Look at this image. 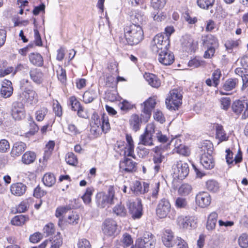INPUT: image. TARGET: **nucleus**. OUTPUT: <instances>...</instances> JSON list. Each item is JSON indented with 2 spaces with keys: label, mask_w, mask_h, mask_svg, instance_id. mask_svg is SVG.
I'll return each mask as SVG.
<instances>
[{
  "label": "nucleus",
  "mask_w": 248,
  "mask_h": 248,
  "mask_svg": "<svg viewBox=\"0 0 248 248\" xmlns=\"http://www.w3.org/2000/svg\"><path fill=\"white\" fill-rule=\"evenodd\" d=\"M175 205L177 208H186L187 207V202L185 198L178 197L176 199Z\"/></svg>",
  "instance_id": "6e6d98bb"
},
{
  "label": "nucleus",
  "mask_w": 248,
  "mask_h": 248,
  "mask_svg": "<svg viewBox=\"0 0 248 248\" xmlns=\"http://www.w3.org/2000/svg\"><path fill=\"white\" fill-rule=\"evenodd\" d=\"M93 192V190L92 188L88 187L86 189L85 193L82 197V199L85 204H89L91 202Z\"/></svg>",
  "instance_id": "4d7b16f0"
},
{
  "label": "nucleus",
  "mask_w": 248,
  "mask_h": 248,
  "mask_svg": "<svg viewBox=\"0 0 248 248\" xmlns=\"http://www.w3.org/2000/svg\"><path fill=\"white\" fill-rule=\"evenodd\" d=\"M114 186H109L107 193H98L96 196V202L98 207L104 208L114 203L115 189Z\"/></svg>",
  "instance_id": "20e7f679"
},
{
  "label": "nucleus",
  "mask_w": 248,
  "mask_h": 248,
  "mask_svg": "<svg viewBox=\"0 0 248 248\" xmlns=\"http://www.w3.org/2000/svg\"><path fill=\"white\" fill-rule=\"evenodd\" d=\"M201 150L206 154H212L213 145L212 143L208 140L203 141L201 145Z\"/></svg>",
  "instance_id": "37998d69"
},
{
  "label": "nucleus",
  "mask_w": 248,
  "mask_h": 248,
  "mask_svg": "<svg viewBox=\"0 0 248 248\" xmlns=\"http://www.w3.org/2000/svg\"><path fill=\"white\" fill-rule=\"evenodd\" d=\"M10 149L9 141L5 139L0 140V153H5Z\"/></svg>",
  "instance_id": "69168bd1"
},
{
  "label": "nucleus",
  "mask_w": 248,
  "mask_h": 248,
  "mask_svg": "<svg viewBox=\"0 0 248 248\" xmlns=\"http://www.w3.org/2000/svg\"><path fill=\"white\" fill-rule=\"evenodd\" d=\"M175 148L177 149V152L180 155L184 156H188L189 155L190 151L187 147L184 145L180 144L177 146L175 145Z\"/></svg>",
  "instance_id": "0e129e2a"
},
{
  "label": "nucleus",
  "mask_w": 248,
  "mask_h": 248,
  "mask_svg": "<svg viewBox=\"0 0 248 248\" xmlns=\"http://www.w3.org/2000/svg\"><path fill=\"white\" fill-rule=\"evenodd\" d=\"M160 183L159 182L155 183V186L152 189L151 195L147 197V199L153 203L155 202L158 195L159 191Z\"/></svg>",
  "instance_id": "e433bc0d"
},
{
  "label": "nucleus",
  "mask_w": 248,
  "mask_h": 248,
  "mask_svg": "<svg viewBox=\"0 0 248 248\" xmlns=\"http://www.w3.org/2000/svg\"><path fill=\"white\" fill-rule=\"evenodd\" d=\"M207 189L213 193L217 192L219 188V185L217 182L214 180H208L206 183Z\"/></svg>",
  "instance_id": "58836bf2"
},
{
  "label": "nucleus",
  "mask_w": 248,
  "mask_h": 248,
  "mask_svg": "<svg viewBox=\"0 0 248 248\" xmlns=\"http://www.w3.org/2000/svg\"><path fill=\"white\" fill-rule=\"evenodd\" d=\"M192 191L191 186L188 184H182L178 189V193L182 196H187Z\"/></svg>",
  "instance_id": "49530a36"
},
{
  "label": "nucleus",
  "mask_w": 248,
  "mask_h": 248,
  "mask_svg": "<svg viewBox=\"0 0 248 248\" xmlns=\"http://www.w3.org/2000/svg\"><path fill=\"white\" fill-rule=\"evenodd\" d=\"M197 204L202 208L208 206L211 202V198L210 194L207 192H201L196 196Z\"/></svg>",
  "instance_id": "f3484780"
},
{
  "label": "nucleus",
  "mask_w": 248,
  "mask_h": 248,
  "mask_svg": "<svg viewBox=\"0 0 248 248\" xmlns=\"http://www.w3.org/2000/svg\"><path fill=\"white\" fill-rule=\"evenodd\" d=\"M166 2L167 0H151V6L155 10L162 9Z\"/></svg>",
  "instance_id": "864d4df0"
},
{
  "label": "nucleus",
  "mask_w": 248,
  "mask_h": 248,
  "mask_svg": "<svg viewBox=\"0 0 248 248\" xmlns=\"http://www.w3.org/2000/svg\"><path fill=\"white\" fill-rule=\"evenodd\" d=\"M202 44L206 47H210V46L217 45V39L212 34H207L202 37Z\"/></svg>",
  "instance_id": "cd10ccee"
},
{
  "label": "nucleus",
  "mask_w": 248,
  "mask_h": 248,
  "mask_svg": "<svg viewBox=\"0 0 248 248\" xmlns=\"http://www.w3.org/2000/svg\"><path fill=\"white\" fill-rule=\"evenodd\" d=\"M216 137L221 141L227 140V137L221 125L217 124L216 127Z\"/></svg>",
  "instance_id": "a18cd8bd"
},
{
  "label": "nucleus",
  "mask_w": 248,
  "mask_h": 248,
  "mask_svg": "<svg viewBox=\"0 0 248 248\" xmlns=\"http://www.w3.org/2000/svg\"><path fill=\"white\" fill-rule=\"evenodd\" d=\"M240 42L241 41L239 40H227L225 43V46L226 47V49L230 53L232 52L233 48H235L239 46Z\"/></svg>",
  "instance_id": "a19ab883"
},
{
  "label": "nucleus",
  "mask_w": 248,
  "mask_h": 248,
  "mask_svg": "<svg viewBox=\"0 0 248 248\" xmlns=\"http://www.w3.org/2000/svg\"><path fill=\"white\" fill-rule=\"evenodd\" d=\"M65 161L67 164L72 166H75L78 163L77 157L72 152H69L66 154Z\"/></svg>",
  "instance_id": "8fccbe9b"
},
{
  "label": "nucleus",
  "mask_w": 248,
  "mask_h": 248,
  "mask_svg": "<svg viewBox=\"0 0 248 248\" xmlns=\"http://www.w3.org/2000/svg\"><path fill=\"white\" fill-rule=\"evenodd\" d=\"M182 46L183 50L187 53H191L194 51L193 39L188 36L183 37L182 40Z\"/></svg>",
  "instance_id": "5701e85b"
},
{
  "label": "nucleus",
  "mask_w": 248,
  "mask_h": 248,
  "mask_svg": "<svg viewBox=\"0 0 248 248\" xmlns=\"http://www.w3.org/2000/svg\"><path fill=\"white\" fill-rule=\"evenodd\" d=\"M137 240L144 248H154L156 244L155 236L150 232H145L141 238Z\"/></svg>",
  "instance_id": "2eb2a0df"
},
{
  "label": "nucleus",
  "mask_w": 248,
  "mask_h": 248,
  "mask_svg": "<svg viewBox=\"0 0 248 248\" xmlns=\"http://www.w3.org/2000/svg\"><path fill=\"white\" fill-rule=\"evenodd\" d=\"M36 159V154L31 151L25 153L22 156V161L25 164L33 163Z\"/></svg>",
  "instance_id": "2f4dec72"
},
{
  "label": "nucleus",
  "mask_w": 248,
  "mask_h": 248,
  "mask_svg": "<svg viewBox=\"0 0 248 248\" xmlns=\"http://www.w3.org/2000/svg\"><path fill=\"white\" fill-rule=\"evenodd\" d=\"M26 186L22 183L13 184L10 187L11 193L16 196H21L26 192Z\"/></svg>",
  "instance_id": "aec40b11"
},
{
  "label": "nucleus",
  "mask_w": 248,
  "mask_h": 248,
  "mask_svg": "<svg viewBox=\"0 0 248 248\" xmlns=\"http://www.w3.org/2000/svg\"><path fill=\"white\" fill-rule=\"evenodd\" d=\"M126 140L127 142V149L128 151L127 156L135 158L134 155V145L132 136L130 135H126Z\"/></svg>",
  "instance_id": "c9c22d12"
},
{
  "label": "nucleus",
  "mask_w": 248,
  "mask_h": 248,
  "mask_svg": "<svg viewBox=\"0 0 248 248\" xmlns=\"http://www.w3.org/2000/svg\"><path fill=\"white\" fill-rule=\"evenodd\" d=\"M122 242L124 247H128L133 244V239L131 235L127 233L124 234Z\"/></svg>",
  "instance_id": "338daca9"
},
{
  "label": "nucleus",
  "mask_w": 248,
  "mask_h": 248,
  "mask_svg": "<svg viewBox=\"0 0 248 248\" xmlns=\"http://www.w3.org/2000/svg\"><path fill=\"white\" fill-rule=\"evenodd\" d=\"M245 105V103L244 101L236 100L232 104V108L235 113L239 114L243 110Z\"/></svg>",
  "instance_id": "f704fd0d"
},
{
  "label": "nucleus",
  "mask_w": 248,
  "mask_h": 248,
  "mask_svg": "<svg viewBox=\"0 0 248 248\" xmlns=\"http://www.w3.org/2000/svg\"><path fill=\"white\" fill-rule=\"evenodd\" d=\"M77 247L78 248H92L90 241L84 238L78 239Z\"/></svg>",
  "instance_id": "052dcab7"
},
{
  "label": "nucleus",
  "mask_w": 248,
  "mask_h": 248,
  "mask_svg": "<svg viewBox=\"0 0 248 248\" xmlns=\"http://www.w3.org/2000/svg\"><path fill=\"white\" fill-rule=\"evenodd\" d=\"M17 99L23 104L33 105L38 102V95L32 89L31 82L23 79L20 82V88L17 93Z\"/></svg>",
  "instance_id": "f03ea898"
},
{
  "label": "nucleus",
  "mask_w": 248,
  "mask_h": 248,
  "mask_svg": "<svg viewBox=\"0 0 248 248\" xmlns=\"http://www.w3.org/2000/svg\"><path fill=\"white\" fill-rule=\"evenodd\" d=\"M125 42L124 44L131 46L136 45L143 39V31L140 25L130 24L124 28Z\"/></svg>",
  "instance_id": "7ed1b4c3"
},
{
  "label": "nucleus",
  "mask_w": 248,
  "mask_h": 248,
  "mask_svg": "<svg viewBox=\"0 0 248 248\" xmlns=\"http://www.w3.org/2000/svg\"><path fill=\"white\" fill-rule=\"evenodd\" d=\"M11 114L16 120H21L25 117V111L24 104L20 101L14 102L12 104Z\"/></svg>",
  "instance_id": "f8f14e48"
},
{
  "label": "nucleus",
  "mask_w": 248,
  "mask_h": 248,
  "mask_svg": "<svg viewBox=\"0 0 248 248\" xmlns=\"http://www.w3.org/2000/svg\"><path fill=\"white\" fill-rule=\"evenodd\" d=\"M44 184L48 187H51L56 183V178L53 173H46L42 179Z\"/></svg>",
  "instance_id": "7c9ffc66"
},
{
  "label": "nucleus",
  "mask_w": 248,
  "mask_h": 248,
  "mask_svg": "<svg viewBox=\"0 0 248 248\" xmlns=\"http://www.w3.org/2000/svg\"><path fill=\"white\" fill-rule=\"evenodd\" d=\"M155 155H154L153 161L155 164H159L165 158L163 155L164 150L161 147L156 146L154 149Z\"/></svg>",
  "instance_id": "c85d7f7f"
},
{
  "label": "nucleus",
  "mask_w": 248,
  "mask_h": 248,
  "mask_svg": "<svg viewBox=\"0 0 248 248\" xmlns=\"http://www.w3.org/2000/svg\"><path fill=\"white\" fill-rule=\"evenodd\" d=\"M177 222L180 227L183 229H191L196 227V220L192 216H179L177 219Z\"/></svg>",
  "instance_id": "4468645a"
},
{
  "label": "nucleus",
  "mask_w": 248,
  "mask_h": 248,
  "mask_svg": "<svg viewBox=\"0 0 248 248\" xmlns=\"http://www.w3.org/2000/svg\"><path fill=\"white\" fill-rule=\"evenodd\" d=\"M99 128L104 133L108 132L110 129L108 118L106 114L103 113L101 115V123Z\"/></svg>",
  "instance_id": "72a5a7b5"
},
{
  "label": "nucleus",
  "mask_w": 248,
  "mask_h": 248,
  "mask_svg": "<svg viewBox=\"0 0 248 248\" xmlns=\"http://www.w3.org/2000/svg\"><path fill=\"white\" fill-rule=\"evenodd\" d=\"M221 76V72L219 70H215L212 74V78L213 82V86L217 87L219 84V79Z\"/></svg>",
  "instance_id": "e2e57ef3"
},
{
  "label": "nucleus",
  "mask_w": 248,
  "mask_h": 248,
  "mask_svg": "<svg viewBox=\"0 0 248 248\" xmlns=\"http://www.w3.org/2000/svg\"><path fill=\"white\" fill-rule=\"evenodd\" d=\"M43 232L46 236L52 235L55 232L54 225L53 223H49L45 226L43 228Z\"/></svg>",
  "instance_id": "bf43d9fd"
},
{
  "label": "nucleus",
  "mask_w": 248,
  "mask_h": 248,
  "mask_svg": "<svg viewBox=\"0 0 248 248\" xmlns=\"http://www.w3.org/2000/svg\"><path fill=\"white\" fill-rule=\"evenodd\" d=\"M55 146V142L53 141H49L46 146L44 158L45 159L48 158Z\"/></svg>",
  "instance_id": "09e8293b"
},
{
  "label": "nucleus",
  "mask_w": 248,
  "mask_h": 248,
  "mask_svg": "<svg viewBox=\"0 0 248 248\" xmlns=\"http://www.w3.org/2000/svg\"><path fill=\"white\" fill-rule=\"evenodd\" d=\"M28 219L29 218L27 217L20 215L13 217L11 220V223L14 225L20 226L24 224Z\"/></svg>",
  "instance_id": "79ce46f5"
},
{
  "label": "nucleus",
  "mask_w": 248,
  "mask_h": 248,
  "mask_svg": "<svg viewBox=\"0 0 248 248\" xmlns=\"http://www.w3.org/2000/svg\"><path fill=\"white\" fill-rule=\"evenodd\" d=\"M69 103L71 106L72 110L74 111H77L81 107L80 102L74 96L69 98Z\"/></svg>",
  "instance_id": "603ef678"
},
{
  "label": "nucleus",
  "mask_w": 248,
  "mask_h": 248,
  "mask_svg": "<svg viewBox=\"0 0 248 248\" xmlns=\"http://www.w3.org/2000/svg\"><path fill=\"white\" fill-rule=\"evenodd\" d=\"M27 148L26 144L22 141H17L14 143L11 151V155L13 157L21 155Z\"/></svg>",
  "instance_id": "a211bd4d"
},
{
  "label": "nucleus",
  "mask_w": 248,
  "mask_h": 248,
  "mask_svg": "<svg viewBox=\"0 0 248 248\" xmlns=\"http://www.w3.org/2000/svg\"><path fill=\"white\" fill-rule=\"evenodd\" d=\"M13 93V87H1L0 89V94L1 96L4 98H8L10 97Z\"/></svg>",
  "instance_id": "680f3d73"
},
{
  "label": "nucleus",
  "mask_w": 248,
  "mask_h": 248,
  "mask_svg": "<svg viewBox=\"0 0 248 248\" xmlns=\"http://www.w3.org/2000/svg\"><path fill=\"white\" fill-rule=\"evenodd\" d=\"M155 105V99L154 97H149L140 104V118L137 114H133L129 120L130 125L133 130L135 132L139 130L142 123L148 122Z\"/></svg>",
  "instance_id": "f257e3e1"
},
{
  "label": "nucleus",
  "mask_w": 248,
  "mask_h": 248,
  "mask_svg": "<svg viewBox=\"0 0 248 248\" xmlns=\"http://www.w3.org/2000/svg\"><path fill=\"white\" fill-rule=\"evenodd\" d=\"M162 241L166 247L171 248L176 243L177 237L175 238L174 233L171 230L167 229L163 232Z\"/></svg>",
  "instance_id": "dca6fc26"
},
{
  "label": "nucleus",
  "mask_w": 248,
  "mask_h": 248,
  "mask_svg": "<svg viewBox=\"0 0 248 248\" xmlns=\"http://www.w3.org/2000/svg\"><path fill=\"white\" fill-rule=\"evenodd\" d=\"M31 79L36 84H40L43 80V73L40 69L32 68L29 72Z\"/></svg>",
  "instance_id": "412c9836"
},
{
  "label": "nucleus",
  "mask_w": 248,
  "mask_h": 248,
  "mask_svg": "<svg viewBox=\"0 0 248 248\" xmlns=\"http://www.w3.org/2000/svg\"><path fill=\"white\" fill-rule=\"evenodd\" d=\"M102 230L103 233L108 236H115L119 232L116 222L112 219H106L103 223Z\"/></svg>",
  "instance_id": "1a4fd4ad"
},
{
  "label": "nucleus",
  "mask_w": 248,
  "mask_h": 248,
  "mask_svg": "<svg viewBox=\"0 0 248 248\" xmlns=\"http://www.w3.org/2000/svg\"><path fill=\"white\" fill-rule=\"evenodd\" d=\"M137 163L132 159L126 158L124 160L121 164L120 168H123L124 171L127 172H132L136 170Z\"/></svg>",
  "instance_id": "4be33fe9"
},
{
  "label": "nucleus",
  "mask_w": 248,
  "mask_h": 248,
  "mask_svg": "<svg viewBox=\"0 0 248 248\" xmlns=\"http://www.w3.org/2000/svg\"><path fill=\"white\" fill-rule=\"evenodd\" d=\"M155 126L153 124H148L145 128L144 133L140 137L139 144L145 146H152L154 145V140L155 139Z\"/></svg>",
  "instance_id": "6e6552de"
},
{
  "label": "nucleus",
  "mask_w": 248,
  "mask_h": 248,
  "mask_svg": "<svg viewBox=\"0 0 248 248\" xmlns=\"http://www.w3.org/2000/svg\"><path fill=\"white\" fill-rule=\"evenodd\" d=\"M155 53L158 54V61L163 65H170L174 61V56L172 52L166 48Z\"/></svg>",
  "instance_id": "ddd939ff"
},
{
  "label": "nucleus",
  "mask_w": 248,
  "mask_h": 248,
  "mask_svg": "<svg viewBox=\"0 0 248 248\" xmlns=\"http://www.w3.org/2000/svg\"><path fill=\"white\" fill-rule=\"evenodd\" d=\"M170 209L171 205L169 200L163 198L159 201L157 206L156 214L160 218H165L170 212Z\"/></svg>",
  "instance_id": "9b49d317"
},
{
  "label": "nucleus",
  "mask_w": 248,
  "mask_h": 248,
  "mask_svg": "<svg viewBox=\"0 0 248 248\" xmlns=\"http://www.w3.org/2000/svg\"><path fill=\"white\" fill-rule=\"evenodd\" d=\"M129 211L133 219L140 218L143 215V208L141 200L137 199L135 201L130 202Z\"/></svg>",
  "instance_id": "9d476101"
},
{
  "label": "nucleus",
  "mask_w": 248,
  "mask_h": 248,
  "mask_svg": "<svg viewBox=\"0 0 248 248\" xmlns=\"http://www.w3.org/2000/svg\"><path fill=\"white\" fill-rule=\"evenodd\" d=\"M204 64V61L199 58H195L189 61L188 65L191 68H197L201 66H203Z\"/></svg>",
  "instance_id": "3c124183"
},
{
  "label": "nucleus",
  "mask_w": 248,
  "mask_h": 248,
  "mask_svg": "<svg viewBox=\"0 0 248 248\" xmlns=\"http://www.w3.org/2000/svg\"><path fill=\"white\" fill-rule=\"evenodd\" d=\"M238 83V80L237 78H229L224 83L223 89L226 91H232L236 87Z\"/></svg>",
  "instance_id": "4c0bfd02"
},
{
  "label": "nucleus",
  "mask_w": 248,
  "mask_h": 248,
  "mask_svg": "<svg viewBox=\"0 0 248 248\" xmlns=\"http://www.w3.org/2000/svg\"><path fill=\"white\" fill-rule=\"evenodd\" d=\"M101 123V117L100 118L96 113H93L92 116V128L94 131L99 129Z\"/></svg>",
  "instance_id": "de8ad7c7"
},
{
  "label": "nucleus",
  "mask_w": 248,
  "mask_h": 248,
  "mask_svg": "<svg viewBox=\"0 0 248 248\" xmlns=\"http://www.w3.org/2000/svg\"><path fill=\"white\" fill-rule=\"evenodd\" d=\"M130 19L132 22V24L140 25L145 21L146 16L142 12L137 10L135 12L134 14L130 16Z\"/></svg>",
  "instance_id": "bb28decb"
},
{
  "label": "nucleus",
  "mask_w": 248,
  "mask_h": 248,
  "mask_svg": "<svg viewBox=\"0 0 248 248\" xmlns=\"http://www.w3.org/2000/svg\"><path fill=\"white\" fill-rule=\"evenodd\" d=\"M51 245L50 248H60L62 244V238L61 235V233L58 232L51 240Z\"/></svg>",
  "instance_id": "ea45409f"
},
{
  "label": "nucleus",
  "mask_w": 248,
  "mask_h": 248,
  "mask_svg": "<svg viewBox=\"0 0 248 248\" xmlns=\"http://www.w3.org/2000/svg\"><path fill=\"white\" fill-rule=\"evenodd\" d=\"M239 246L242 248L248 247V235L246 233H243L238 239Z\"/></svg>",
  "instance_id": "13d9d810"
},
{
  "label": "nucleus",
  "mask_w": 248,
  "mask_h": 248,
  "mask_svg": "<svg viewBox=\"0 0 248 248\" xmlns=\"http://www.w3.org/2000/svg\"><path fill=\"white\" fill-rule=\"evenodd\" d=\"M29 60L31 63L36 66L41 67L44 64L42 56L38 53H31L29 55Z\"/></svg>",
  "instance_id": "a878e982"
},
{
  "label": "nucleus",
  "mask_w": 248,
  "mask_h": 248,
  "mask_svg": "<svg viewBox=\"0 0 248 248\" xmlns=\"http://www.w3.org/2000/svg\"><path fill=\"white\" fill-rule=\"evenodd\" d=\"M215 0H197L198 6L204 10H210L214 5Z\"/></svg>",
  "instance_id": "473e14b6"
},
{
  "label": "nucleus",
  "mask_w": 248,
  "mask_h": 248,
  "mask_svg": "<svg viewBox=\"0 0 248 248\" xmlns=\"http://www.w3.org/2000/svg\"><path fill=\"white\" fill-rule=\"evenodd\" d=\"M173 177L174 179L183 180L188 174L189 168L188 164L183 161H177L172 166Z\"/></svg>",
  "instance_id": "0eeeda50"
},
{
  "label": "nucleus",
  "mask_w": 248,
  "mask_h": 248,
  "mask_svg": "<svg viewBox=\"0 0 248 248\" xmlns=\"http://www.w3.org/2000/svg\"><path fill=\"white\" fill-rule=\"evenodd\" d=\"M156 138L157 140L161 143H166L168 141V138L165 135H163L161 132L159 130H157L155 132V138Z\"/></svg>",
  "instance_id": "774afa93"
},
{
  "label": "nucleus",
  "mask_w": 248,
  "mask_h": 248,
  "mask_svg": "<svg viewBox=\"0 0 248 248\" xmlns=\"http://www.w3.org/2000/svg\"><path fill=\"white\" fill-rule=\"evenodd\" d=\"M71 209V206L70 205L59 206L56 209L55 216L57 217H60L63 214L66 213Z\"/></svg>",
  "instance_id": "5fc2aeb1"
},
{
  "label": "nucleus",
  "mask_w": 248,
  "mask_h": 248,
  "mask_svg": "<svg viewBox=\"0 0 248 248\" xmlns=\"http://www.w3.org/2000/svg\"><path fill=\"white\" fill-rule=\"evenodd\" d=\"M180 89H173L170 91L166 99V105L170 110H177L182 104L183 95Z\"/></svg>",
  "instance_id": "39448f33"
},
{
  "label": "nucleus",
  "mask_w": 248,
  "mask_h": 248,
  "mask_svg": "<svg viewBox=\"0 0 248 248\" xmlns=\"http://www.w3.org/2000/svg\"><path fill=\"white\" fill-rule=\"evenodd\" d=\"M98 96V93L95 89H90L86 91L83 95V101L86 103H91Z\"/></svg>",
  "instance_id": "393cba45"
},
{
  "label": "nucleus",
  "mask_w": 248,
  "mask_h": 248,
  "mask_svg": "<svg viewBox=\"0 0 248 248\" xmlns=\"http://www.w3.org/2000/svg\"><path fill=\"white\" fill-rule=\"evenodd\" d=\"M200 162L203 167L207 170L212 169L215 166V162L212 154L203 153L201 156Z\"/></svg>",
  "instance_id": "6ab92c4d"
},
{
  "label": "nucleus",
  "mask_w": 248,
  "mask_h": 248,
  "mask_svg": "<svg viewBox=\"0 0 248 248\" xmlns=\"http://www.w3.org/2000/svg\"><path fill=\"white\" fill-rule=\"evenodd\" d=\"M113 212L117 216L121 217H125L126 215L127 211L124 205L121 203L117 204L113 208Z\"/></svg>",
  "instance_id": "c03bdc74"
},
{
  "label": "nucleus",
  "mask_w": 248,
  "mask_h": 248,
  "mask_svg": "<svg viewBox=\"0 0 248 248\" xmlns=\"http://www.w3.org/2000/svg\"><path fill=\"white\" fill-rule=\"evenodd\" d=\"M144 78L148 84L154 88H157L161 85L160 80L155 75L150 73H145Z\"/></svg>",
  "instance_id": "b1692460"
},
{
  "label": "nucleus",
  "mask_w": 248,
  "mask_h": 248,
  "mask_svg": "<svg viewBox=\"0 0 248 248\" xmlns=\"http://www.w3.org/2000/svg\"><path fill=\"white\" fill-rule=\"evenodd\" d=\"M170 46V39L167 36L164 35L163 33L156 35L151 43V49L154 53L158 52L162 50L169 48Z\"/></svg>",
  "instance_id": "423d86ee"
},
{
  "label": "nucleus",
  "mask_w": 248,
  "mask_h": 248,
  "mask_svg": "<svg viewBox=\"0 0 248 248\" xmlns=\"http://www.w3.org/2000/svg\"><path fill=\"white\" fill-rule=\"evenodd\" d=\"M217 217L218 215L215 212L211 213L209 215L206 223V229L208 230L212 231L215 229Z\"/></svg>",
  "instance_id": "c756f323"
}]
</instances>
